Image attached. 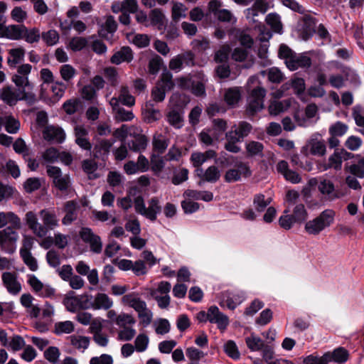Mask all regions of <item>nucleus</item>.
<instances>
[{"label": "nucleus", "instance_id": "obj_1", "mask_svg": "<svg viewBox=\"0 0 364 364\" xmlns=\"http://www.w3.org/2000/svg\"><path fill=\"white\" fill-rule=\"evenodd\" d=\"M42 224L39 223L37 214L33 211L26 213L23 220L32 232L39 238H44L50 230L60 226V220L55 211L51 208H44L39 212Z\"/></svg>", "mask_w": 364, "mask_h": 364}, {"label": "nucleus", "instance_id": "obj_2", "mask_svg": "<svg viewBox=\"0 0 364 364\" xmlns=\"http://www.w3.org/2000/svg\"><path fill=\"white\" fill-rule=\"evenodd\" d=\"M278 55L291 71L299 68H309L311 65V59L307 53L296 54L284 44L280 46Z\"/></svg>", "mask_w": 364, "mask_h": 364}, {"label": "nucleus", "instance_id": "obj_3", "mask_svg": "<svg viewBox=\"0 0 364 364\" xmlns=\"http://www.w3.org/2000/svg\"><path fill=\"white\" fill-rule=\"evenodd\" d=\"M258 84V77L256 76L250 77L247 82V90L250 92L247 97V109L251 114L262 110L264 107L266 91Z\"/></svg>", "mask_w": 364, "mask_h": 364}, {"label": "nucleus", "instance_id": "obj_4", "mask_svg": "<svg viewBox=\"0 0 364 364\" xmlns=\"http://www.w3.org/2000/svg\"><path fill=\"white\" fill-rule=\"evenodd\" d=\"M134 206L136 213L151 222L156 220L157 215L161 212V206L157 197H153L148 201L146 207L144 197L138 195L134 198Z\"/></svg>", "mask_w": 364, "mask_h": 364}, {"label": "nucleus", "instance_id": "obj_5", "mask_svg": "<svg viewBox=\"0 0 364 364\" xmlns=\"http://www.w3.org/2000/svg\"><path fill=\"white\" fill-rule=\"evenodd\" d=\"M122 302L133 308L138 314L141 323L144 327L148 326L153 317L151 310L147 308L146 304L134 293L128 294L122 297Z\"/></svg>", "mask_w": 364, "mask_h": 364}, {"label": "nucleus", "instance_id": "obj_6", "mask_svg": "<svg viewBox=\"0 0 364 364\" xmlns=\"http://www.w3.org/2000/svg\"><path fill=\"white\" fill-rule=\"evenodd\" d=\"M335 215L334 210H324L317 217L306 223L305 231L309 235H318L333 223Z\"/></svg>", "mask_w": 364, "mask_h": 364}, {"label": "nucleus", "instance_id": "obj_7", "mask_svg": "<svg viewBox=\"0 0 364 364\" xmlns=\"http://www.w3.org/2000/svg\"><path fill=\"white\" fill-rule=\"evenodd\" d=\"M232 165V167L225 173L224 180L225 182L235 183L241 181L242 178H247L252 175L248 162L236 159Z\"/></svg>", "mask_w": 364, "mask_h": 364}, {"label": "nucleus", "instance_id": "obj_8", "mask_svg": "<svg viewBox=\"0 0 364 364\" xmlns=\"http://www.w3.org/2000/svg\"><path fill=\"white\" fill-rule=\"evenodd\" d=\"M20 228L11 225L0 230V247L2 251L8 254H13L16 251L18 240L16 230Z\"/></svg>", "mask_w": 364, "mask_h": 364}, {"label": "nucleus", "instance_id": "obj_9", "mask_svg": "<svg viewBox=\"0 0 364 364\" xmlns=\"http://www.w3.org/2000/svg\"><path fill=\"white\" fill-rule=\"evenodd\" d=\"M1 99L6 104L14 105L18 100H31L34 99V95L18 87L17 90H15L11 86H6L1 90Z\"/></svg>", "mask_w": 364, "mask_h": 364}, {"label": "nucleus", "instance_id": "obj_10", "mask_svg": "<svg viewBox=\"0 0 364 364\" xmlns=\"http://www.w3.org/2000/svg\"><path fill=\"white\" fill-rule=\"evenodd\" d=\"M32 66L30 64H22L17 68L16 73L11 77L12 82L20 89L32 92L33 85L28 80Z\"/></svg>", "mask_w": 364, "mask_h": 364}, {"label": "nucleus", "instance_id": "obj_11", "mask_svg": "<svg viewBox=\"0 0 364 364\" xmlns=\"http://www.w3.org/2000/svg\"><path fill=\"white\" fill-rule=\"evenodd\" d=\"M81 239L90 245V250L99 254L102 250V243L100 236L95 235L90 228H82L80 231Z\"/></svg>", "mask_w": 364, "mask_h": 364}, {"label": "nucleus", "instance_id": "obj_12", "mask_svg": "<svg viewBox=\"0 0 364 364\" xmlns=\"http://www.w3.org/2000/svg\"><path fill=\"white\" fill-rule=\"evenodd\" d=\"M222 299L220 301V305L222 307H227L230 310H234L245 299V293L242 291L237 292L223 293Z\"/></svg>", "mask_w": 364, "mask_h": 364}, {"label": "nucleus", "instance_id": "obj_13", "mask_svg": "<svg viewBox=\"0 0 364 364\" xmlns=\"http://www.w3.org/2000/svg\"><path fill=\"white\" fill-rule=\"evenodd\" d=\"M209 322L217 326L220 331L227 328L229 324L228 316L221 312L217 306H211L208 308Z\"/></svg>", "mask_w": 364, "mask_h": 364}, {"label": "nucleus", "instance_id": "obj_14", "mask_svg": "<svg viewBox=\"0 0 364 364\" xmlns=\"http://www.w3.org/2000/svg\"><path fill=\"white\" fill-rule=\"evenodd\" d=\"M191 66L194 64L193 55L190 52L178 54L172 58L168 64L170 70L178 73L181 71L183 65Z\"/></svg>", "mask_w": 364, "mask_h": 364}, {"label": "nucleus", "instance_id": "obj_15", "mask_svg": "<svg viewBox=\"0 0 364 364\" xmlns=\"http://www.w3.org/2000/svg\"><path fill=\"white\" fill-rule=\"evenodd\" d=\"M2 282L8 292L12 295L18 294L21 290V285L14 273L4 272L2 274Z\"/></svg>", "mask_w": 364, "mask_h": 364}, {"label": "nucleus", "instance_id": "obj_16", "mask_svg": "<svg viewBox=\"0 0 364 364\" xmlns=\"http://www.w3.org/2000/svg\"><path fill=\"white\" fill-rule=\"evenodd\" d=\"M80 208L79 204L75 200L67 201L64 205L65 216L62 223L65 225H70L77 218V213Z\"/></svg>", "mask_w": 364, "mask_h": 364}, {"label": "nucleus", "instance_id": "obj_17", "mask_svg": "<svg viewBox=\"0 0 364 364\" xmlns=\"http://www.w3.org/2000/svg\"><path fill=\"white\" fill-rule=\"evenodd\" d=\"M2 114V107L0 106V114ZM1 126L5 127L8 133L15 134L20 129V122L11 114L0 115V127Z\"/></svg>", "mask_w": 364, "mask_h": 364}, {"label": "nucleus", "instance_id": "obj_18", "mask_svg": "<svg viewBox=\"0 0 364 364\" xmlns=\"http://www.w3.org/2000/svg\"><path fill=\"white\" fill-rule=\"evenodd\" d=\"M109 103L115 113V118L119 121H129L134 118L132 111L126 110L120 106L115 97H112Z\"/></svg>", "mask_w": 364, "mask_h": 364}, {"label": "nucleus", "instance_id": "obj_19", "mask_svg": "<svg viewBox=\"0 0 364 364\" xmlns=\"http://www.w3.org/2000/svg\"><path fill=\"white\" fill-rule=\"evenodd\" d=\"M318 189L329 200L339 198V194L336 191L333 183L328 179H321L318 184Z\"/></svg>", "mask_w": 364, "mask_h": 364}, {"label": "nucleus", "instance_id": "obj_20", "mask_svg": "<svg viewBox=\"0 0 364 364\" xmlns=\"http://www.w3.org/2000/svg\"><path fill=\"white\" fill-rule=\"evenodd\" d=\"M348 352L346 348L339 347L332 352L324 353V358L327 359L328 363L335 362L338 364H343L348 360Z\"/></svg>", "mask_w": 364, "mask_h": 364}, {"label": "nucleus", "instance_id": "obj_21", "mask_svg": "<svg viewBox=\"0 0 364 364\" xmlns=\"http://www.w3.org/2000/svg\"><path fill=\"white\" fill-rule=\"evenodd\" d=\"M242 88L233 87L224 90L223 97L226 104L230 107L236 106L242 97Z\"/></svg>", "mask_w": 364, "mask_h": 364}, {"label": "nucleus", "instance_id": "obj_22", "mask_svg": "<svg viewBox=\"0 0 364 364\" xmlns=\"http://www.w3.org/2000/svg\"><path fill=\"white\" fill-rule=\"evenodd\" d=\"M113 136H145L139 126H127L122 124L120 128L117 129L113 133Z\"/></svg>", "mask_w": 364, "mask_h": 364}, {"label": "nucleus", "instance_id": "obj_23", "mask_svg": "<svg viewBox=\"0 0 364 364\" xmlns=\"http://www.w3.org/2000/svg\"><path fill=\"white\" fill-rule=\"evenodd\" d=\"M252 125L247 122H240L237 124H234L230 132L226 133L225 136H233L235 134L236 136H247L252 133Z\"/></svg>", "mask_w": 364, "mask_h": 364}, {"label": "nucleus", "instance_id": "obj_24", "mask_svg": "<svg viewBox=\"0 0 364 364\" xmlns=\"http://www.w3.org/2000/svg\"><path fill=\"white\" fill-rule=\"evenodd\" d=\"M26 50L23 47L12 48L9 50L7 63L11 68L17 67V65L22 63L24 60Z\"/></svg>", "mask_w": 364, "mask_h": 364}, {"label": "nucleus", "instance_id": "obj_25", "mask_svg": "<svg viewBox=\"0 0 364 364\" xmlns=\"http://www.w3.org/2000/svg\"><path fill=\"white\" fill-rule=\"evenodd\" d=\"M133 59L132 50L129 47H122L117 51L111 58L110 62L115 65H119L123 62H130Z\"/></svg>", "mask_w": 364, "mask_h": 364}, {"label": "nucleus", "instance_id": "obj_26", "mask_svg": "<svg viewBox=\"0 0 364 364\" xmlns=\"http://www.w3.org/2000/svg\"><path fill=\"white\" fill-rule=\"evenodd\" d=\"M69 339L71 346L81 353H84L90 343V338L88 336L74 334L69 336Z\"/></svg>", "mask_w": 364, "mask_h": 364}, {"label": "nucleus", "instance_id": "obj_27", "mask_svg": "<svg viewBox=\"0 0 364 364\" xmlns=\"http://www.w3.org/2000/svg\"><path fill=\"white\" fill-rule=\"evenodd\" d=\"M267 9V6L264 2L257 1L252 7L245 9V17L250 21L255 22L254 18L257 16L259 14H264L266 13Z\"/></svg>", "mask_w": 364, "mask_h": 364}, {"label": "nucleus", "instance_id": "obj_28", "mask_svg": "<svg viewBox=\"0 0 364 364\" xmlns=\"http://www.w3.org/2000/svg\"><path fill=\"white\" fill-rule=\"evenodd\" d=\"M8 223L13 227L21 228V219L14 212H0V228H4Z\"/></svg>", "mask_w": 364, "mask_h": 364}, {"label": "nucleus", "instance_id": "obj_29", "mask_svg": "<svg viewBox=\"0 0 364 364\" xmlns=\"http://www.w3.org/2000/svg\"><path fill=\"white\" fill-rule=\"evenodd\" d=\"M111 146L112 143L109 140H102L95 145L92 151L93 156L97 159H101L102 160H105L109 154Z\"/></svg>", "mask_w": 364, "mask_h": 364}, {"label": "nucleus", "instance_id": "obj_30", "mask_svg": "<svg viewBox=\"0 0 364 364\" xmlns=\"http://www.w3.org/2000/svg\"><path fill=\"white\" fill-rule=\"evenodd\" d=\"M24 25H9L4 26L3 29V36L11 40H20L23 37Z\"/></svg>", "mask_w": 364, "mask_h": 364}, {"label": "nucleus", "instance_id": "obj_31", "mask_svg": "<svg viewBox=\"0 0 364 364\" xmlns=\"http://www.w3.org/2000/svg\"><path fill=\"white\" fill-rule=\"evenodd\" d=\"M94 303V310L97 309H104L108 310L109 309L112 305V300L104 293H98L97 294L93 299Z\"/></svg>", "mask_w": 364, "mask_h": 364}, {"label": "nucleus", "instance_id": "obj_32", "mask_svg": "<svg viewBox=\"0 0 364 364\" xmlns=\"http://www.w3.org/2000/svg\"><path fill=\"white\" fill-rule=\"evenodd\" d=\"M143 114L145 120L149 123L158 120L161 117L159 110L154 109V105L152 101L146 102Z\"/></svg>", "mask_w": 364, "mask_h": 364}, {"label": "nucleus", "instance_id": "obj_33", "mask_svg": "<svg viewBox=\"0 0 364 364\" xmlns=\"http://www.w3.org/2000/svg\"><path fill=\"white\" fill-rule=\"evenodd\" d=\"M115 97L119 105L122 103L127 107H132L135 104V98L130 94L129 87L126 85L121 86L119 96Z\"/></svg>", "mask_w": 364, "mask_h": 364}, {"label": "nucleus", "instance_id": "obj_34", "mask_svg": "<svg viewBox=\"0 0 364 364\" xmlns=\"http://www.w3.org/2000/svg\"><path fill=\"white\" fill-rule=\"evenodd\" d=\"M308 146L310 148V152L313 155L323 156L326 153V146L323 140L311 138Z\"/></svg>", "mask_w": 364, "mask_h": 364}, {"label": "nucleus", "instance_id": "obj_35", "mask_svg": "<svg viewBox=\"0 0 364 364\" xmlns=\"http://www.w3.org/2000/svg\"><path fill=\"white\" fill-rule=\"evenodd\" d=\"M91 331L93 332V341L101 347H106L109 343L108 336L102 332L101 327H96L95 324H91Z\"/></svg>", "mask_w": 364, "mask_h": 364}, {"label": "nucleus", "instance_id": "obj_36", "mask_svg": "<svg viewBox=\"0 0 364 364\" xmlns=\"http://www.w3.org/2000/svg\"><path fill=\"white\" fill-rule=\"evenodd\" d=\"M168 122L176 129H180L183 124V112L176 109H171L167 115Z\"/></svg>", "mask_w": 364, "mask_h": 364}, {"label": "nucleus", "instance_id": "obj_37", "mask_svg": "<svg viewBox=\"0 0 364 364\" xmlns=\"http://www.w3.org/2000/svg\"><path fill=\"white\" fill-rule=\"evenodd\" d=\"M272 201L271 198H266L264 195L258 193L255 195L253 198V205L257 212L259 214L264 212Z\"/></svg>", "mask_w": 364, "mask_h": 364}, {"label": "nucleus", "instance_id": "obj_38", "mask_svg": "<svg viewBox=\"0 0 364 364\" xmlns=\"http://www.w3.org/2000/svg\"><path fill=\"white\" fill-rule=\"evenodd\" d=\"M295 221L298 224H301L308 218V213L304 205L299 203L294 206L291 214Z\"/></svg>", "mask_w": 364, "mask_h": 364}, {"label": "nucleus", "instance_id": "obj_39", "mask_svg": "<svg viewBox=\"0 0 364 364\" xmlns=\"http://www.w3.org/2000/svg\"><path fill=\"white\" fill-rule=\"evenodd\" d=\"M220 171L215 166H210L205 170L204 178H203V184L205 182L215 183L220 178Z\"/></svg>", "mask_w": 364, "mask_h": 364}, {"label": "nucleus", "instance_id": "obj_40", "mask_svg": "<svg viewBox=\"0 0 364 364\" xmlns=\"http://www.w3.org/2000/svg\"><path fill=\"white\" fill-rule=\"evenodd\" d=\"M82 168L90 179H95L99 177V174L96 173L97 164L95 161L92 159L84 160L82 163Z\"/></svg>", "mask_w": 364, "mask_h": 364}, {"label": "nucleus", "instance_id": "obj_41", "mask_svg": "<svg viewBox=\"0 0 364 364\" xmlns=\"http://www.w3.org/2000/svg\"><path fill=\"white\" fill-rule=\"evenodd\" d=\"M74 323L72 321H59L55 323L53 332L56 335L68 334L74 331Z\"/></svg>", "mask_w": 364, "mask_h": 364}, {"label": "nucleus", "instance_id": "obj_42", "mask_svg": "<svg viewBox=\"0 0 364 364\" xmlns=\"http://www.w3.org/2000/svg\"><path fill=\"white\" fill-rule=\"evenodd\" d=\"M41 36V32L38 28H32L28 29L25 26L21 39H23L28 43H33L38 42Z\"/></svg>", "mask_w": 364, "mask_h": 364}, {"label": "nucleus", "instance_id": "obj_43", "mask_svg": "<svg viewBox=\"0 0 364 364\" xmlns=\"http://www.w3.org/2000/svg\"><path fill=\"white\" fill-rule=\"evenodd\" d=\"M245 343L251 351L260 350L264 345V341L253 333L245 338Z\"/></svg>", "mask_w": 364, "mask_h": 364}, {"label": "nucleus", "instance_id": "obj_44", "mask_svg": "<svg viewBox=\"0 0 364 364\" xmlns=\"http://www.w3.org/2000/svg\"><path fill=\"white\" fill-rule=\"evenodd\" d=\"M187 102L188 100L186 95L179 94L178 92L173 93L171 96L169 100L172 109H176L178 110H182L187 104Z\"/></svg>", "mask_w": 364, "mask_h": 364}, {"label": "nucleus", "instance_id": "obj_45", "mask_svg": "<svg viewBox=\"0 0 364 364\" xmlns=\"http://www.w3.org/2000/svg\"><path fill=\"white\" fill-rule=\"evenodd\" d=\"M289 106H290V104L287 100H283V101L274 100V101L271 102V103L269 106V111L271 114L277 115V114H280L281 112H283L284 111H285Z\"/></svg>", "mask_w": 364, "mask_h": 364}, {"label": "nucleus", "instance_id": "obj_46", "mask_svg": "<svg viewBox=\"0 0 364 364\" xmlns=\"http://www.w3.org/2000/svg\"><path fill=\"white\" fill-rule=\"evenodd\" d=\"M82 97L89 102H96L97 100V94L95 88L91 85H86L81 89Z\"/></svg>", "mask_w": 364, "mask_h": 364}, {"label": "nucleus", "instance_id": "obj_47", "mask_svg": "<svg viewBox=\"0 0 364 364\" xmlns=\"http://www.w3.org/2000/svg\"><path fill=\"white\" fill-rule=\"evenodd\" d=\"M267 23L272 29L277 33H280L282 29V25L280 21V16L274 13L269 14L265 18Z\"/></svg>", "mask_w": 364, "mask_h": 364}, {"label": "nucleus", "instance_id": "obj_48", "mask_svg": "<svg viewBox=\"0 0 364 364\" xmlns=\"http://www.w3.org/2000/svg\"><path fill=\"white\" fill-rule=\"evenodd\" d=\"M117 23L112 16H109L105 24L102 26V29L100 31V35L103 37H107V34H112L117 30Z\"/></svg>", "mask_w": 364, "mask_h": 364}, {"label": "nucleus", "instance_id": "obj_49", "mask_svg": "<svg viewBox=\"0 0 364 364\" xmlns=\"http://www.w3.org/2000/svg\"><path fill=\"white\" fill-rule=\"evenodd\" d=\"M20 255L23 262L31 271L35 272L38 269V266L37 260L32 256L31 251H20Z\"/></svg>", "mask_w": 364, "mask_h": 364}, {"label": "nucleus", "instance_id": "obj_50", "mask_svg": "<svg viewBox=\"0 0 364 364\" xmlns=\"http://www.w3.org/2000/svg\"><path fill=\"white\" fill-rule=\"evenodd\" d=\"M219 21L235 25L237 23V18L230 11L225 9L219 11V14L215 16Z\"/></svg>", "mask_w": 364, "mask_h": 364}, {"label": "nucleus", "instance_id": "obj_51", "mask_svg": "<svg viewBox=\"0 0 364 364\" xmlns=\"http://www.w3.org/2000/svg\"><path fill=\"white\" fill-rule=\"evenodd\" d=\"M81 101L77 99H70L63 104V109L68 114H73L77 112L81 107Z\"/></svg>", "mask_w": 364, "mask_h": 364}, {"label": "nucleus", "instance_id": "obj_52", "mask_svg": "<svg viewBox=\"0 0 364 364\" xmlns=\"http://www.w3.org/2000/svg\"><path fill=\"white\" fill-rule=\"evenodd\" d=\"M50 89L54 100H58L64 95L67 85L63 82L56 81L52 83Z\"/></svg>", "mask_w": 364, "mask_h": 364}, {"label": "nucleus", "instance_id": "obj_53", "mask_svg": "<svg viewBox=\"0 0 364 364\" xmlns=\"http://www.w3.org/2000/svg\"><path fill=\"white\" fill-rule=\"evenodd\" d=\"M60 74L63 80L70 82L76 75V70L69 64H64L60 68Z\"/></svg>", "mask_w": 364, "mask_h": 364}, {"label": "nucleus", "instance_id": "obj_54", "mask_svg": "<svg viewBox=\"0 0 364 364\" xmlns=\"http://www.w3.org/2000/svg\"><path fill=\"white\" fill-rule=\"evenodd\" d=\"M125 139L121 138L119 146L112 150L113 155L117 161H122L127 156L128 150L124 141Z\"/></svg>", "mask_w": 364, "mask_h": 364}, {"label": "nucleus", "instance_id": "obj_55", "mask_svg": "<svg viewBox=\"0 0 364 364\" xmlns=\"http://www.w3.org/2000/svg\"><path fill=\"white\" fill-rule=\"evenodd\" d=\"M149 343L148 336L144 333L139 334L134 341L135 349L137 352L141 353L147 349Z\"/></svg>", "mask_w": 364, "mask_h": 364}, {"label": "nucleus", "instance_id": "obj_56", "mask_svg": "<svg viewBox=\"0 0 364 364\" xmlns=\"http://www.w3.org/2000/svg\"><path fill=\"white\" fill-rule=\"evenodd\" d=\"M168 91L164 87L156 84V85L151 90V100L152 102H161L164 100L166 92Z\"/></svg>", "mask_w": 364, "mask_h": 364}, {"label": "nucleus", "instance_id": "obj_57", "mask_svg": "<svg viewBox=\"0 0 364 364\" xmlns=\"http://www.w3.org/2000/svg\"><path fill=\"white\" fill-rule=\"evenodd\" d=\"M60 355V350L55 346H50L44 351V358L52 364H57Z\"/></svg>", "mask_w": 364, "mask_h": 364}, {"label": "nucleus", "instance_id": "obj_58", "mask_svg": "<svg viewBox=\"0 0 364 364\" xmlns=\"http://www.w3.org/2000/svg\"><path fill=\"white\" fill-rule=\"evenodd\" d=\"M43 41L48 46L55 45L59 41V34L55 30H49L41 35Z\"/></svg>", "mask_w": 364, "mask_h": 364}, {"label": "nucleus", "instance_id": "obj_59", "mask_svg": "<svg viewBox=\"0 0 364 364\" xmlns=\"http://www.w3.org/2000/svg\"><path fill=\"white\" fill-rule=\"evenodd\" d=\"M94 296L91 294H81L77 296L80 309H94Z\"/></svg>", "mask_w": 364, "mask_h": 364}, {"label": "nucleus", "instance_id": "obj_60", "mask_svg": "<svg viewBox=\"0 0 364 364\" xmlns=\"http://www.w3.org/2000/svg\"><path fill=\"white\" fill-rule=\"evenodd\" d=\"M224 350L225 353L232 359L240 358V353L237 346L233 341H228L224 344Z\"/></svg>", "mask_w": 364, "mask_h": 364}, {"label": "nucleus", "instance_id": "obj_61", "mask_svg": "<svg viewBox=\"0 0 364 364\" xmlns=\"http://www.w3.org/2000/svg\"><path fill=\"white\" fill-rule=\"evenodd\" d=\"M149 25L157 26L160 28L163 25L164 14L157 9H153L149 14Z\"/></svg>", "mask_w": 364, "mask_h": 364}, {"label": "nucleus", "instance_id": "obj_62", "mask_svg": "<svg viewBox=\"0 0 364 364\" xmlns=\"http://www.w3.org/2000/svg\"><path fill=\"white\" fill-rule=\"evenodd\" d=\"M147 142V138H134L128 143V146L134 151H141L146 149Z\"/></svg>", "mask_w": 364, "mask_h": 364}, {"label": "nucleus", "instance_id": "obj_63", "mask_svg": "<svg viewBox=\"0 0 364 364\" xmlns=\"http://www.w3.org/2000/svg\"><path fill=\"white\" fill-rule=\"evenodd\" d=\"M353 116L356 124L361 128L359 132L364 135V115L362 108L359 106H355L353 108Z\"/></svg>", "mask_w": 364, "mask_h": 364}, {"label": "nucleus", "instance_id": "obj_64", "mask_svg": "<svg viewBox=\"0 0 364 364\" xmlns=\"http://www.w3.org/2000/svg\"><path fill=\"white\" fill-rule=\"evenodd\" d=\"M54 186L63 193L67 192L71 185L70 178L68 175L62 176L53 182Z\"/></svg>", "mask_w": 364, "mask_h": 364}]
</instances>
